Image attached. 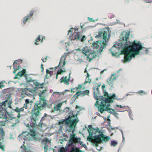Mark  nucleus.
<instances>
[{
    "label": "nucleus",
    "mask_w": 152,
    "mask_h": 152,
    "mask_svg": "<svg viewBox=\"0 0 152 152\" xmlns=\"http://www.w3.org/2000/svg\"><path fill=\"white\" fill-rule=\"evenodd\" d=\"M67 129H68V131H69V132H70L69 131V129L68 128H67ZM72 132V130L71 131V132ZM74 133H73L72 134V135H71V136H70V139H72V138H74L75 137V135H72V134H73Z\"/></svg>",
    "instance_id": "45"
},
{
    "label": "nucleus",
    "mask_w": 152,
    "mask_h": 152,
    "mask_svg": "<svg viewBox=\"0 0 152 152\" xmlns=\"http://www.w3.org/2000/svg\"><path fill=\"white\" fill-rule=\"evenodd\" d=\"M54 110L53 111H58L60 110L57 107V106H54Z\"/></svg>",
    "instance_id": "49"
},
{
    "label": "nucleus",
    "mask_w": 152,
    "mask_h": 152,
    "mask_svg": "<svg viewBox=\"0 0 152 152\" xmlns=\"http://www.w3.org/2000/svg\"><path fill=\"white\" fill-rule=\"evenodd\" d=\"M115 75V73H112L111 75V76L108 79L107 81V83L111 87H113V84L112 83V82H111V81L112 77L114 76Z\"/></svg>",
    "instance_id": "17"
},
{
    "label": "nucleus",
    "mask_w": 152,
    "mask_h": 152,
    "mask_svg": "<svg viewBox=\"0 0 152 152\" xmlns=\"http://www.w3.org/2000/svg\"><path fill=\"white\" fill-rule=\"evenodd\" d=\"M20 148L21 149H23V148H24V151H23L22 150L21 151V152H32L31 150L27 149L26 148V147L23 146H20Z\"/></svg>",
    "instance_id": "25"
},
{
    "label": "nucleus",
    "mask_w": 152,
    "mask_h": 152,
    "mask_svg": "<svg viewBox=\"0 0 152 152\" xmlns=\"http://www.w3.org/2000/svg\"><path fill=\"white\" fill-rule=\"evenodd\" d=\"M7 99L2 102H1L2 106L3 105H4V106H6V103H7V102H8V99L10 98L11 96L10 95H7Z\"/></svg>",
    "instance_id": "22"
},
{
    "label": "nucleus",
    "mask_w": 152,
    "mask_h": 152,
    "mask_svg": "<svg viewBox=\"0 0 152 152\" xmlns=\"http://www.w3.org/2000/svg\"><path fill=\"white\" fill-rule=\"evenodd\" d=\"M89 75L88 73L87 74V76L86 77V78H87V81L88 83H90L91 82V79L89 78Z\"/></svg>",
    "instance_id": "36"
},
{
    "label": "nucleus",
    "mask_w": 152,
    "mask_h": 152,
    "mask_svg": "<svg viewBox=\"0 0 152 152\" xmlns=\"http://www.w3.org/2000/svg\"><path fill=\"white\" fill-rule=\"evenodd\" d=\"M110 33L108 29L104 28L99 31L98 34L95 37L98 38V40L94 42L92 44L93 47L98 50L97 51L101 53L103 51V49L105 48L107 45L108 41L109 40Z\"/></svg>",
    "instance_id": "2"
},
{
    "label": "nucleus",
    "mask_w": 152,
    "mask_h": 152,
    "mask_svg": "<svg viewBox=\"0 0 152 152\" xmlns=\"http://www.w3.org/2000/svg\"><path fill=\"white\" fill-rule=\"evenodd\" d=\"M70 77V73H69V77L68 79H67V81H66L64 83L66 84L67 85H69V82H68V80H69Z\"/></svg>",
    "instance_id": "46"
},
{
    "label": "nucleus",
    "mask_w": 152,
    "mask_h": 152,
    "mask_svg": "<svg viewBox=\"0 0 152 152\" xmlns=\"http://www.w3.org/2000/svg\"><path fill=\"white\" fill-rule=\"evenodd\" d=\"M79 143L80 144V145H81V146L84 147V148H86V145L83 143V142H80V141H79Z\"/></svg>",
    "instance_id": "40"
},
{
    "label": "nucleus",
    "mask_w": 152,
    "mask_h": 152,
    "mask_svg": "<svg viewBox=\"0 0 152 152\" xmlns=\"http://www.w3.org/2000/svg\"><path fill=\"white\" fill-rule=\"evenodd\" d=\"M103 106H102L101 104V107H97L98 109V111L100 112L101 113H102L104 111V107H102Z\"/></svg>",
    "instance_id": "27"
},
{
    "label": "nucleus",
    "mask_w": 152,
    "mask_h": 152,
    "mask_svg": "<svg viewBox=\"0 0 152 152\" xmlns=\"http://www.w3.org/2000/svg\"><path fill=\"white\" fill-rule=\"evenodd\" d=\"M105 98L104 96H100L99 97H98V99H99L100 100H102V101H104Z\"/></svg>",
    "instance_id": "41"
},
{
    "label": "nucleus",
    "mask_w": 152,
    "mask_h": 152,
    "mask_svg": "<svg viewBox=\"0 0 152 152\" xmlns=\"http://www.w3.org/2000/svg\"><path fill=\"white\" fill-rule=\"evenodd\" d=\"M41 143L42 145H43V143L48 144L49 143H51V142L50 140H49L47 138H46L42 140Z\"/></svg>",
    "instance_id": "20"
},
{
    "label": "nucleus",
    "mask_w": 152,
    "mask_h": 152,
    "mask_svg": "<svg viewBox=\"0 0 152 152\" xmlns=\"http://www.w3.org/2000/svg\"><path fill=\"white\" fill-rule=\"evenodd\" d=\"M80 34H79V32H77L75 36V37L74 38V39H72L73 38H72V39L74 40L77 39V40H80Z\"/></svg>",
    "instance_id": "24"
},
{
    "label": "nucleus",
    "mask_w": 152,
    "mask_h": 152,
    "mask_svg": "<svg viewBox=\"0 0 152 152\" xmlns=\"http://www.w3.org/2000/svg\"><path fill=\"white\" fill-rule=\"evenodd\" d=\"M46 75L45 78L44 80L45 79V78H47V75L48 74H49L50 75V76L51 75V73H52V72L51 71H49L48 69H47L46 71Z\"/></svg>",
    "instance_id": "38"
},
{
    "label": "nucleus",
    "mask_w": 152,
    "mask_h": 152,
    "mask_svg": "<svg viewBox=\"0 0 152 152\" xmlns=\"http://www.w3.org/2000/svg\"><path fill=\"white\" fill-rule=\"evenodd\" d=\"M19 61H21V62H22V60L18 59V60L15 61L13 64V69H14V70L13 71V73L14 74H15L16 73V71L19 68V67H20V66H18L17 68H15V67H16V64H18L17 62Z\"/></svg>",
    "instance_id": "16"
},
{
    "label": "nucleus",
    "mask_w": 152,
    "mask_h": 152,
    "mask_svg": "<svg viewBox=\"0 0 152 152\" xmlns=\"http://www.w3.org/2000/svg\"><path fill=\"white\" fill-rule=\"evenodd\" d=\"M119 130L121 131V134H122V138H123L122 142H123V143H124V142L125 139H124V137L123 132V131L122 130V129H119Z\"/></svg>",
    "instance_id": "43"
},
{
    "label": "nucleus",
    "mask_w": 152,
    "mask_h": 152,
    "mask_svg": "<svg viewBox=\"0 0 152 152\" xmlns=\"http://www.w3.org/2000/svg\"><path fill=\"white\" fill-rule=\"evenodd\" d=\"M44 117H42L41 118V121H40L39 124V127L40 128H42V124L43 123V121L44 120Z\"/></svg>",
    "instance_id": "30"
},
{
    "label": "nucleus",
    "mask_w": 152,
    "mask_h": 152,
    "mask_svg": "<svg viewBox=\"0 0 152 152\" xmlns=\"http://www.w3.org/2000/svg\"><path fill=\"white\" fill-rule=\"evenodd\" d=\"M84 94L83 91H80L77 92L76 94L74 95L73 97L75 98H77L78 96H81L83 95Z\"/></svg>",
    "instance_id": "19"
},
{
    "label": "nucleus",
    "mask_w": 152,
    "mask_h": 152,
    "mask_svg": "<svg viewBox=\"0 0 152 152\" xmlns=\"http://www.w3.org/2000/svg\"><path fill=\"white\" fill-rule=\"evenodd\" d=\"M88 127L89 129L91 131L92 130H93V129H94L91 125H89L88 126Z\"/></svg>",
    "instance_id": "50"
},
{
    "label": "nucleus",
    "mask_w": 152,
    "mask_h": 152,
    "mask_svg": "<svg viewBox=\"0 0 152 152\" xmlns=\"http://www.w3.org/2000/svg\"><path fill=\"white\" fill-rule=\"evenodd\" d=\"M40 83H39L36 82L34 83V85L36 86V87H35L34 89L35 90L37 89L38 88V86H39Z\"/></svg>",
    "instance_id": "35"
},
{
    "label": "nucleus",
    "mask_w": 152,
    "mask_h": 152,
    "mask_svg": "<svg viewBox=\"0 0 152 152\" xmlns=\"http://www.w3.org/2000/svg\"><path fill=\"white\" fill-rule=\"evenodd\" d=\"M114 17L115 15L113 14H110L109 15V17L110 19L114 18Z\"/></svg>",
    "instance_id": "48"
},
{
    "label": "nucleus",
    "mask_w": 152,
    "mask_h": 152,
    "mask_svg": "<svg viewBox=\"0 0 152 152\" xmlns=\"http://www.w3.org/2000/svg\"><path fill=\"white\" fill-rule=\"evenodd\" d=\"M93 130L91 131L93 134H96L97 133L99 134L98 135H94V137L95 138L96 141L99 142V143H102L103 142H106L110 139V137L104 134L97 127L96 129L94 128Z\"/></svg>",
    "instance_id": "4"
},
{
    "label": "nucleus",
    "mask_w": 152,
    "mask_h": 152,
    "mask_svg": "<svg viewBox=\"0 0 152 152\" xmlns=\"http://www.w3.org/2000/svg\"><path fill=\"white\" fill-rule=\"evenodd\" d=\"M129 34V32H124L122 34L124 37L119 39V42L116 43L110 49V51L112 50L111 52L113 56H115L116 53H119L116 51L117 50L124 55V60H122V62H130L132 57L135 58L136 55H140V53H144L146 49L142 46V44L140 43V41L137 42L136 40L133 42L128 41Z\"/></svg>",
    "instance_id": "1"
},
{
    "label": "nucleus",
    "mask_w": 152,
    "mask_h": 152,
    "mask_svg": "<svg viewBox=\"0 0 152 152\" xmlns=\"http://www.w3.org/2000/svg\"><path fill=\"white\" fill-rule=\"evenodd\" d=\"M62 105V103H60L59 104H58L57 106L60 109V108L61 107Z\"/></svg>",
    "instance_id": "53"
},
{
    "label": "nucleus",
    "mask_w": 152,
    "mask_h": 152,
    "mask_svg": "<svg viewBox=\"0 0 152 152\" xmlns=\"http://www.w3.org/2000/svg\"><path fill=\"white\" fill-rule=\"evenodd\" d=\"M17 108V109L15 110V111L17 113H19L20 111H23L24 110L23 107L21 108L20 109H18V108Z\"/></svg>",
    "instance_id": "37"
},
{
    "label": "nucleus",
    "mask_w": 152,
    "mask_h": 152,
    "mask_svg": "<svg viewBox=\"0 0 152 152\" xmlns=\"http://www.w3.org/2000/svg\"><path fill=\"white\" fill-rule=\"evenodd\" d=\"M78 150L76 148L74 147H72L71 148V152H77Z\"/></svg>",
    "instance_id": "32"
},
{
    "label": "nucleus",
    "mask_w": 152,
    "mask_h": 152,
    "mask_svg": "<svg viewBox=\"0 0 152 152\" xmlns=\"http://www.w3.org/2000/svg\"><path fill=\"white\" fill-rule=\"evenodd\" d=\"M40 35H39L38 37L35 40V44L37 45H38L39 44V43H38L37 42H38V40L39 38H40Z\"/></svg>",
    "instance_id": "42"
},
{
    "label": "nucleus",
    "mask_w": 152,
    "mask_h": 152,
    "mask_svg": "<svg viewBox=\"0 0 152 152\" xmlns=\"http://www.w3.org/2000/svg\"><path fill=\"white\" fill-rule=\"evenodd\" d=\"M38 95H39V99H41V98H42V97H44V96H43L42 95V94L40 92L39 93Z\"/></svg>",
    "instance_id": "58"
},
{
    "label": "nucleus",
    "mask_w": 152,
    "mask_h": 152,
    "mask_svg": "<svg viewBox=\"0 0 152 152\" xmlns=\"http://www.w3.org/2000/svg\"><path fill=\"white\" fill-rule=\"evenodd\" d=\"M29 102V100L28 99H27L25 100V104H28Z\"/></svg>",
    "instance_id": "57"
},
{
    "label": "nucleus",
    "mask_w": 152,
    "mask_h": 152,
    "mask_svg": "<svg viewBox=\"0 0 152 152\" xmlns=\"http://www.w3.org/2000/svg\"><path fill=\"white\" fill-rule=\"evenodd\" d=\"M44 84V83H42L41 84H40L39 86H38V88H43V85Z\"/></svg>",
    "instance_id": "54"
},
{
    "label": "nucleus",
    "mask_w": 152,
    "mask_h": 152,
    "mask_svg": "<svg viewBox=\"0 0 152 152\" xmlns=\"http://www.w3.org/2000/svg\"><path fill=\"white\" fill-rule=\"evenodd\" d=\"M46 91V90H42L40 92L42 94H43L45 93Z\"/></svg>",
    "instance_id": "55"
},
{
    "label": "nucleus",
    "mask_w": 152,
    "mask_h": 152,
    "mask_svg": "<svg viewBox=\"0 0 152 152\" xmlns=\"http://www.w3.org/2000/svg\"><path fill=\"white\" fill-rule=\"evenodd\" d=\"M118 144V142L115 140H112L111 142V145L113 146L114 147L115 146Z\"/></svg>",
    "instance_id": "28"
},
{
    "label": "nucleus",
    "mask_w": 152,
    "mask_h": 152,
    "mask_svg": "<svg viewBox=\"0 0 152 152\" xmlns=\"http://www.w3.org/2000/svg\"><path fill=\"white\" fill-rule=\"evenodd\" d=\"M66 54L65 53L64 55L62 56L60 58V62L58 65V67L59 66L60 67V64L63 61V63L62 66L64 67L65 66L66 63V61H65V60L66 58Z\"/></svg>",
    "instance_id": "13"
},
{
    "label": "nucleus",
    "mask_w": 152,
    "mask_h": 152,
    "mask_svg": "<svg viewBox=\"0 0 152 152\" xmlns=\"http://www.w3.org/2000/svg\"><path fill=\"white\" fill-rule=\"evenodd\" d=\"M33 81V80H32L31 79H30V80H27L26 81V83H28V82H32Z\"/></svg>",
    "instance_id": "61"
},
{
    "label": "nucleus",
    "mask_w": 152,
    "mask_h": 152,
    "mask_svg": "<svg viewBox=\"0 0 152 152\" xmlns=\"http://www.w3.org/2000/svg\"><path fill=\"white\" fill-rule=\"evenodd\" d=\"M104 109L105 111H107L108 113H110L111 114H112L113 113H115V112L113 109L106 107H104Z\"/></svg>",
    "instance_id": "21"
},
{
    "label": "nucleus",
    "mask_w": 152,
    "mask_h": 152,
    "mask_svg": "<svg viewBox=\"0 0 152 152\" xmlns=\"http://www.w3.org/2000/svg\"><path fill=\"white\" fill-rule=\"evenodd\" d=\"M62 72H63V70H62V69H60L57 72V73L58 74H60Z\"/></svg>",
    "instance_id": "52"
},
{
    "label": "nucleus",
    "mask_w": 152,
    "mask_h": 152,
    "mask_svg": "<svg viewBox=\"0 0 152 152\" xmlns=\"http://www.w3.org/2000/svg\"><path fill=\"white\" fill-rule=\"evenodd\" d=\"M94 97L95 99L97 100H98V97L97 96L99 92V88L98 87H97L96 89V87H93Z\"/></svg>",
    "instance_id": "12"
},
{
    "label": "nucleus",
    "mask_w": 152,
    "mask_h": 152,
    "mask_svg": "<svg viewBox=\"0 0 152 152\" xmlns=\"http://www.w3.org/2000/svg\"><path fill=\"white\" fill-rule=\"evenodd\" d=\"M87 56V59H89L88 61L89 62H91L94 58H95L97 56V55L95 54V53L94 52L91 53L90 51L89 54Z\"/></svg>",
    "instance_id": "11"
},
{
    "label": "nucleus",
    "mask_w": 152,
    "mask_h": 152,
    "mask_svg": "<svg viewBox=\"0 0 152 152\" xmlns=\"http://www.w3.org/2000/svg\"><path fill=\"white\" fill-rule=\"evenodd\" d=\"M88 20H91V21H93V22L95 21V20H93V19L92 18H91L89 17H88Z\"/></svg>",
    "instance_id": "59"
},
{
    "label": "nucleus",
    "mask_w": 152,
    "mask_h": 152,
    "mask_svg": "<svg viewBox=\"0 0 152 152\" xmlns=\"http://www.w3.org/2000/svg\"><path fill=\"white\" fill-rule=\"evenodd\" d=\"M77 51H82V53L85 56H87L89 54L90 50L89 49L88 50L86 47H85L80 50V49H78L77 50Z\"/></svg>",
    "instance_id": "14"
},
{
    "label": "nucleus",
    "mask_w": 152,
    "mask_h": 152,
    "mask_svg": "<svg viewBox=\"0 0 152 152\" xmlns=\"http://www.w3.org/2000/svg\"><path fill=\"white\" fill-rule=\"evenodd\" d=\"M115 113H113L112 114L114 115L116 117L118 118V114L116 112H115Z\"/></svg>",
    "instance_id": "56"
},
{
    "label": "nucleus",
    "mask_w": 152,
    "mask_h": 152,
    "mask_svg": "<svg viewBox=\"0 0 152 152\" xmlns=\"http://www.w3.org/2000/svg\"><path fill=\"white\" fill-rule=\"evenodd\" d=\"M19 121L18 120H16L15 123H14L15 125H16L18 123Z\"/></svg>",
    "instance_id": "63"
},
{
    "label": "nucleus",
    "mask_w": 152,
    "mask_h": 152,
    "mask_svg": "<svg viewBox=\"0 0 152 152\" xmlns=\"http://www.w3.org/2000/svg\"><path fill=\"white\" fill-rule=\"evenodd\" d=\"M87 129L89 134V135L87 137V140L90 142H93L96 146L98 145V143H99V142H97L96 141L95 138L92 137L93 133L91 132L88 128H87Z\"/></svg>",
    "instance_id": "8"
},
{
    "label": "nucleus",
    "mask_w": 152,
    "mask_h": 152,
    "mask_svg": "<svg viewBox=\"0 0 152 152\" xmlns=\"http://www.w3.org/2000/svg\"><path fill=\"white\" fill-rule=\"evenodd\" d=\"M110 100V99L108 97H106L105 98L104 101H101L100 102L101 104H102V106H106V103L107 102H109V101Z\"/></svg>",
    "instance_id": "18"
},
{
    "label": "nucleus",
    "mask_w": 152,
    "mask_h": 152,
    "mask_svg": "<svg viewBox=\"0 0 152 152\" xmlns=\"http://www.w3.org/2000/svg\"><path fill=\"white\" fill-rule=\"evenodd\" d=\"M24 91H28L32 93L34 92V91L33 89L30 88H24Z\"/></svg>",
    "instance_id": "29"
},
{
    "label": "nucleus",
    "mask_w": 152,
    "mask_h": 152,
    "mask_svg": "<svg viewBox=\"0 0 152 152\" xmlns=\"http://www.w3.org/2000/svg\"><path fill=\"white\" fill-rule=\"evenodd\" d=\"M25 70H23L19 72L17 74L15 75V76L16 77H18V76H19L20 77H21L23 75L24 77H26V79L27 80V75L26 74H25Z\"/></svg>",
    "instance_id": "15"
},
{
    "label": "nucleus",
    "mask_w": 152,
    "mask_h": 152,
    "mask_svg": "<svg viewBox=\"0 0 152 152\" xmlns=\"http://www.w3.org/2000/svg\"><path fill=\"white\" fill-rule=\"evenodd\" d=\"M5 146L4 145H1L0 144V149H1L2 150V151H5Z\"/></svg>",
    "instance_id": "39"
},
{
    "label": "nucleus",
    "mask_w": 152,
    "mask_h": 152,
    "mask_svg": "<svg viewBox=\"0 0 152 152\" xmlns=\"http://www.w3.org/2000/svg\"><path fill=\"white\" fill-rule=\"evenodd\" d=\"M37 136L35 135H32L27 131H23L18 135V138L20 140L22 139L24 140L23 142V144H24L25 141L33 140L34 139L36 141H39L40 139H37Z\"/></svg>",
    "instance_id": "5"
},
{
    "label": "nucleus",
    "mask_w": 152,
    "mask_h": 152,
    "mask_svg": "<svg viewBox=\"0 0 152 152\" xmlns=\"http://www.w3.org/2000/svg\"><path fill=\"white\" fill-rule=\"evenodd\" d=\"M84 92V94L83 95H82L81 96H83L85 95H88L89 93V91L88 90H85L83 91Z\"/></svg>",
    "instance_id": "34"
},
{
    "label": "nucleus",
    "mask_w": 152,
    "mask_h": 152,
    "mask_svg": "<svg viewBox=\"0 0 152 152\" xmlns=\"http://www.w3.org/2000/svg\"><path fill=\"white\" fill-rule=\"evenodd\" d=\"M39 110V109L38 107H35L34 106L33 107L31 112L32 115L30 117L31 120L36 121L38 120L37 117L40 114V113L38 111H36V110Z\"/></svg>",
    "instance_id": "6"
},
{
    "label": "nucleus",
    "mask_w": 152,
    "mask_h": 152,
    "mask_svg": "<svg viewBox=\"0 0 152 152\" xmlns=\"http://www.w3.org/2000/svg\"><path fill=\"white\" fill-rule=\"evenodd\" d=\"M69 113L68 115L65 116V119L60 120L59 121L60 124H65V125L67 128L69 129L70 132L72 130V134L73 133L75 126L77 124L79 120L76 119L77 114H76L75 116L72 110H70L68 107H66L63 110H60V113Z\"/></svg>",
    "instance_id": "3"
},
{
    "label": "nucleus",
    "mask_w": 152,
    "mask_h": 152,
    "mask_svg": "<svg viewBox=\"0 0 152 152\" xmlns=\"http://www.w3.org/2000/svg\"><path fill=\"white\" fill-rule=\"evenodd\" d=\"M33 13L34 11L32 9L30 13L28 14L26 16L23 18L22 21L23 25H24L26 23L27 20L31 18V17L33 15Z\"/></svg>",
    "instance_id": "9"
},
{
    "label": "nucleus",
    "mask_w": 152,
    "mask_h": 152,
    "mask_svg": "<svg viewBox=\"0 0 152 152\" xmlns=\"http://www.w3.org/2000/svg\"><path fill=\"white\" fill-rule=\"evenodd\" d=\"M41 69H42L41 71H42V72H43L44 70V68L43 67V65H42V64H41Z\"/></svg>",
    "instance_id": "62"
},
{
    "label": "nucleus",
    "mask_w": 152,
    "mask_h": 152,
    "mask_svg": "<svg viewBox=\"0 0 152 152\" xmlns=\"http://www.w3.org/2000/svg\"><path fill=\"white\" fill-rule=\"evenodd\" d=\"M86 37L85 35H83L82 38H80V41L81 42H83L86 39Z\"/></svg>",
    "instance_id": "44"
},
{
    "label": "nucleus",
    "mask_w": 152,
    "mask_h": 152,
    "mask_svg": "<svg viewBox=\"0 0 152 152\" xmlns=\"http://www.w3.org/2000/svg\"><path fill=\"white\" fill-rule=\"evenodd\" d=\"M67 77H62V78H61V81H60V83H61L62 82H64V83H65V82H66V81H67Z\"/></svg>",
    "instance_id": "31"
},
{
    "label": "nucleus",
    "mask_w": 152,
    "mask_h": 152,
    "mask_svg": "<svg viewBox=\"0 0 152 152\" xmlns=\"http://www.w3.org/2000/svg\"><path fill=\"white\" fill-rule=\"evenodd\" d=\"M103 91L104 96H108L109 97L110 96V97H112V96L111 95L109 96V95H110V94H108L107 92H106L104 89H103Z\"/></svg>",
    "instance_id": "33"
},
{
    "label": "nucleus",
    "mask_w": 152,
    "mask_h": 152,
    "mask_svg": "<svg viewBox=\"0 0 152 152\" xmlns=\"http://www.w3.org/2000/svg\"><path fill=\"white\" fill-rule=\"evenodd\" d=\"M10 139H14V138H13V137H12V134L11 133H10Z\"/></svg>",
    "instance_id": "60"
},
{
    "label": "nucleus",
    "mask_w": 152,
    "mask_h": 152,
    "mask_svg": "<svg viewBox=\"0 0 152 152\" xmlns=\"http://www.w3.org/2000/svg\"><path fill=\"white\" fill-rule=\"evenodd\" d=\"M135 93L136 94H139L140 95H145L147 94L146 92L142 90L138 92H136Z\"/></svg>",
    "instance_id": "26"
},
{
    "label": "nucleus",
    "mask_w": 152,
    "mask_h": 152,
    "mask_svg": "<svg viewBox=\"0 0 152 152\" xmlns=\"http://www.w3.org/2000/svg\"><path fill=\"white\" fill-rule=\"evenodd\" d=\"M48 144L43 143V145L44 146L43 147V148L44 149V152H48L49 149Z\"/></svg>",
    "instance_id": "23"
},
{
    "label": "nucleus",
    "mask_w": 152,
    "mask_h": 152,
    "mask_svg": "<svg viewBox=\"0 0 152 152\" xmlns=\"http://www.w3.org/2000/svg\"><path fill=\"white\" fill-rule=\"evenodd\" d=\"M4 133L3 129L0 128V144L5 143L6 142L5 139L4 138Z\"/></svg>",
    "instance_id": "10"
},
{
    "label": "nucleus",
    "mask_w": 152,
    "mask_h": 152,
    "mask_svg": "<svg viewBox=\"0 0 152 152\" xmlns=\"http://www.w3.org/2000/svg\"><path fill=\"white\" fill-rule=\"evenodd\" d=\"M8 92V89H5L3 90L2 91V93L3 94L7 93Z\"/></svg>",
    "instance_id": "47"
},
{
    "label": "nucleus",
    "mask_w": 152,
    "mask_h": 152,
    "mask_svg": "<svg viewBox=\"0 0 152 152\" xmlns=\"http://www.w3.org/2000/svg\"><path fill=\"white\" fill-rule=\"evenodd\" d=\"M39 101H37L35 104L36 107H38L39 109L40 110L46 104V100L45 97H42L41 99H39Z\"/></svg>",
    "instance_id": "7"
},
{
    "label": "nucleus",
    "mask_w": 152,
    "mask_h": 152,
    "mask_svg": "<svg viewBox=\"0 0 152 152\" xmlns=\"http://www.w3.org/2000/svg\"><path fill=\"white\" fill-rule=\"evenodd\" d=\"M24 94L28 96H29L31 95V94L29 93L28 92H25L24 93Z\"/></svg>",
    "instance_id": "64"
},
{
    "label": "nucleus",
    "mask_w": 152,
    "mask_h": 152,
    "mask_svg": "<svg viewBox=\"0 0 152 152\" xmlns=\"http://www.w3.org/2000/svg\"><path fill=\"white\" fill-rule=\"evenodd\" d=\"M117 77L115 76L113 78H112V80L111 82H112V83H113V82L116 79Z\"/></svg>",
    "instance_id": "51"
}]
</instances>
